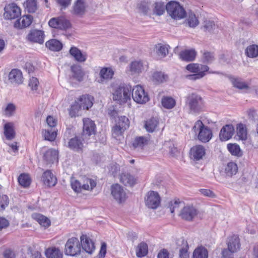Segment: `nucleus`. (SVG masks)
I'll use <instances>...</instances> for the list:
<instances>
[{"instance_id": "obj_2", "label": "nucleus", "mask_w": 258, "mask_h": 258, "mask_svg": "<svg viewBox=\"0 0 258 258\" xmlns=\"http://www.w3.org/2000/svg\"><path fill=\"white\" fill-rule=\"evenodd\" d=\"M185 102L190 113L199 114L204 110V100L200 95L196 93L188 94L185 97Z\"/></svg>"}, {"instance_id": "obj_42", "label": "nucleus", "mask_w": 258, "mask_h": 258, "mask_svg": "<svg viewBox=\"0 0 258 258\" xmlns=\"http://www.w3.org/2000/svg\"><path fill=\"white\" fill-rule=\"evenodd\" d=\"M237 135L239 139L245 141L247 138V131L246 125L242 123L237 124Z\"/></svg>"}, {"instance_id": "obj_6", "label": "nucleus", "mask_w": 258, "mask_h": 258, "mask_svg": "<svg viewBox=\"0 0 258 258\" xmlns=\"http://www.w3.org/2000/svg\"><path fill=\"white\" fill-rule=\"evenodd\" d=\"M81 251V242L76 237L69 238L65 245L64 253L68 255L76 256Z\"/></svg>"}, {"instance_id": "obj_29", "label": "nucleus", "mask_w": 258, "mask_h": 258, "mask_svg": "<svg viewBox=\"0 0 258 258\" xmlns=\"http://www.w3.org/2000/svg\"><path fill=\"white\" fill-rule=\"evenodd\" d=\"M186 69L188 71L196 74L199 72L206 73L208 72L209 68L206 66L199 63H190L186 66Z\"/></svg>"}, {"instance_id": "obj_12", "label": "nucleus", "mask_w": 258, "mask_h": 258, "mask_svg": "<svg viewBox=\"0 0 258 258\" xmlns=\"http://www.w3.org/2000/svg\"><path fill=\"white\" fill-rule=\"evenodd\" d=\"M198 214L197 209L193 206H186L181 210L179 216L186 221H192Z\"/></svg>"}, {"instance_id": "obj_34", "label": "nucleus", "mask_w": 258, "mask_h": 258, "mask_svg": "<svg viewBox=\"0 0 258 258\" xmlns=\"http://www.w3.org/2000/svg\"><path fill=\"white\" fill-rule=\"evenodd\" d=\"M159 124L158 120L155 118H151L145 121L144 127L149 133L155 132Z\"/></svg>"}, {"instance_id": "obj_15", "label": "nucleus", "mask_w": 258, "mask_h": 258, "mask_svg": "<svg viewBox=\"0 0 258 258\" xmlns=\"http://www.w3.org/2000/svg\"><path fill=\"white\" fill-rule=\"evenodd\" d=\"M162 150L165 156L174 157L177 156L178 154L177 148L175 147L173 142L170 141L165 142Z\"/></svg>"}, {"instance_id": "obj_28", "label": "nucleus", "mask_w": 258, "mask_h": 258, "mask_svg": "<svg viewBox=\"0 0 258 258\" xmlns=\"http://www.w3.org/2000/svg\"><path fill=\"white\" fill-rule=\"evenodd\" d=\"M33 17L29 15H24L14 23L16 28L22 29L29 26L32 22Z\"/></svg>"}, {"instance_id": "obj_9", "label": "nucleus", "mask_w": 258, "mask_h": 258, "mask_svg": "<svg viewBox=\"0 0 258 258\" xmlns=\"http://www.w3.org/2000/svg\"><path fill=\"white\" fill-rule=\"evenodd\" d=\"M4 10V17L6 19H15L21 15V9L15 3L7 5L5 6Z\"/></svg>"}, {"instance_id": "obj_27", "label": "nucleus", "mask_w": 258, "mask_h": 258, "mask_svg": "<svg viewBox=\"0 0 258 258\" xmlns=\"http://www.w3.org/2000/svg\"><path fill=\"white\" fill-rule=\"evenodd\" d=\"M93 98L89 95H82L78 99L80 109H89L93 105Z\"/></svg>"}, {"instance_id": "obj_58", "label": "nucleus", "mask_w": 258, "mask_h": 258, "mask_svg": "<svg viewBox=\"0 0 258 258\" xmlns=\"http://www.w3.org/2000/svg\"><path fill=\"white\" fill-rule=\"evenodd\" d=\"M118 125L126 130L130 126V121L127 117L125 116H121L118 118V120L116 123Z\"/></svg>"}, {"instance_id": "obj_5", "label": "nucleus", "mask_w": 258, "mask_h": 258, "mask_svg": "<svg viewBox=\"0 0 258 258\" xmlns=\"http://www.w3.org/2000/svg\"><path fill=\"white\" fill-rule=\"evenodd\" d=\"M166 9L168 14L174 19H181L186 15L185 10L176 2H169L166 6Z\"/></svg>"}, {"instance_id": "obj_61", "label": "nucleus", "mask_w": 258, "mask_h": 258, "mask_svg": "<svg viewBox=\"0 0 258 258\" xmlns=\"http://www.w3.org/2000/svg\"><path fill=\"white\" fill-rule=\"evenodd\" d=\"M203 62L206 63H211L214 60V55L213 53L206 51L203 54Z\"/></svg>"}, {"instance_id": "obj_36", "label": "nucleus", "mask_w": 258, "mask_h": 258, "mask_svg": "<svg viewBox=\"0 0 258 258\" xmlns=\"http://www.w3.org/2000/svg\"><path fill=\"white\" fill-rule=\"evenodd\" d=\"M46 47L53 51H58L62 48L61 42L56 39H51L45 43Z\"/></svg>"}, {"instance_id": "obj_50", "label": "nucleus", "mask_w": 258, "mask_h": 258, "mask_svg": "<svg viewBox=\"0 0 258 258\" xmlns=\"http://www.w3.org/2000/svg\"><path fill=\"white\" fill-rule=\"evenodd\" d=\"M25 9L29 13H34L37 9L36 0H27L24 4Z\"/></svg>"}, {"instance_id": "obj_11", "label": "nucleus", "mask_w": 258, "mask_h": 258, "mask_svg": "<svg viewBox=\"0 0 258 258\" xmlns=\"http://www.w3.org/2000/svg\"><path fill=\"white\" fill-rule=\"evenodd\" d=\"M48 24L52 28L61 30H66L71 26L70 21L63 17L51 18Z\"/></svg>"}, {"instance_id": "obj_51", "label": "nucleus", "mask_w": 258, "mask_h": 258, "mask_svg": "<svg viewBox=\"0 0 258 258\" xmlns=\"http://www.w3.org/2000/svg\"><path fill=\"white\" fill-rule=\"evenodd\" d=\"M19 184L24 187H28L31 183V179L28 174L22 173L18 177Z\"/></svg>"}, {"instance_id": "obj_20", "label": "nucleus", "mask_w": 258, "mask_h": 258, "mask_svg": "<svg viewBox=\"0 0 258 258\" xmlns=\"http://www.w3.org/2000/svg\"><path fill=\"white\" fill-rule=\"evenodd\" d=\"M68 147L74 151H82L83 148V143L81 137L75 136L71 138L68 142Z\"/></svg>"}, {"instance_id": "obj_13", "label": "nucleus", "mask_w": 258, "mask_h": 258, "mask_svg": "<svg viewBox=\"0 0 258 258\" xmlns=\"http://www.w3.org/2000/svg\"><path fill=\"white\" fill-rule=\"evenodd\" d=\"M177 248L179 249V258H189L188 250V244L186 240L183 238H179L176 241Z\"/></svg>"}, {"instance_id": "obj_14", "label": "nucleus", "mask_w": 258, "mask_h": 258, "mask_svg": "<svg viewBox=\"0 0 258 258\" xmlns=\"http://www.w3.org/2000/svg\"><path fill=\"white\" fill-rule=\"evenodd\" d=\"M87 5L85 0H77L73 7L72 13L82 17L86 13Z\"/></svg>"}, {"instance_id": "obj_63", "label": "nucleus", "mask_w": 258, "mask_h": 258, "mask_svg": "<svg viewBox=\"0 0 258 258\" xmlns=\"http://www.w3.org/2000/svg\"><path fill=\"white\" fill-rule=\"evenodd\" d=\"M79 105L78 103V100H76L74 104H72L70 109V115L71 117L75 116L76 112L80 109Z\"/></svg>"}, {"instance_id": "obj_10", "label": "nucleus", "mask_w": 258, "mask_h": 258, "mask_svg": "<svg viewBox=\"0 0 258 258\" xmlns=\"http://www.w3.org/2000/svg\"><path fill=\"white\" fill-rule=\"evenodd\" d=\"M111 194L119 203L124 202L127 198L126 192L123 187L117 183L111 185Z\"/></svg>"}, {"instance_id": "obj_45", "label": "nucleus", "mask_w": 258, "mask_h": 258, "mask_svg": "<svg viewBox=\"0 0 258 258\" xmlns=\"http://www.w3.org/2000/svg\"><path fill=\"white\" fill-rule=\"evenodd\" d=\"M42 134L45 140L53 141L57 135L55 128H50L42 131Z\"/></svg>"}, {"instance_id": "obj_30", "label": "nucleus", "mask_w": 258, "mask_h": 258, "mask_svg": "<svg viewBox=\"0 0 258 258\" xmlns=\"http://www.w3.org/2000/svg\"><path fill=\"white\" fill-rule=\"evenodd\" d=\"M4 134L6 139L8 140H12L15 138L16 133L13 123L7 122L5 124L4 126Z\"/></svg>"}, {"instance_id": "obj_7", "label": "nucleus", "mask_w": 258, "mask_h": 258, "mask_svg": "<svg viewBox=\"0 0 258 258\" xmlns=\"http://www.w3.org/2000/svg\"><path fill=\"white\" fill-rule=\"evenodd\" d=\"M132 95L133 100L139 104H145L149 100L148 93L145 91L143 87L140 85H137L132 90Z\"/></svg>"}, {"instance_id": "obj_38", "label": "nucleus", "mask_w": 258, "mask_h": 258, "mask_svg": "<svg viewBox=\"0 0 258 258\" xmlns=\"http://www.w3.org/2000/svg\"><path fill=\"white\" fill-rule=\"evenodd\" d=\"M144 70L143 63L142 61H134L130 66V71L131 74H139Z\"/></svg>"}, {"instance_id": "obj_16", "label": "nucleus", "mask_w": 258, "mask_h": 258, "mask_svg": "<svg viewBox=\"0 0 258 258\" xmlns=\"http://www.w3.org/2000/svg\"><path fill=\"white\" fill-rule=\"evenodd\" d=\"M81 248L88 253H92L95 250V246L93 241L85 235H82L81 237Z\"/></svg>"}, {"instance_id": "obj_8", "label": "nucleus", "mask_w": 258, "mask_h": 258, "mask_svg": "<svg viewBox=\"0 0 258 258\" xmlns=\"http://www.w3.org/2000/svg\"><path fill=\"white\" fill-rule=\"evenodd\" d=\"M146 205L150 209H157L161 203V198L156 191H149L145 198Z\"/></svg>"}, {"instance_id": "obj_31", "label": "nucleus", "mask_w": 258, "mask_h": 258, "mask_svg": "<svg viewBox=\"0 0 258 258\" xmlns=\"http://www.w3.org/2000/svg\"><path fill=\"white\" fill-rule=\"evenodd\" d=\"M149 142V139L144 136L137 137L133 140L132 146L134 149H143V147L147 145Z\"/></svg>"}, {"instance_id": "obj_57", "label": "nucleus", "mask_w": 258, "mask_h": 258, "mask_svg": "<svg viewBox=\"0 0 258 258\" xmlns=\"http://www.w3.org/2000/svg\"><path fill=\"white\" fill-rule=\"evenodd\" d=\"M149 5L145 1H141L137 5V8L139 12L147 14L149 10Z\"/></svg>"}, {"instance_id": "obj_21", "label": "nucleus", "mask_w": 258, "mask_h": 258, "mask_svg": "<svg viewBox=\"0 0 258 258\" xmlns=\"http://www.w3.org/2000/svg\"><path fill=\"white\" fill-rule=\"evenodd\" d=\"M42 180L43 183L48 187L54 186L56 182L57 179L55 176L50 170H46L42 176Z\"/></svg>"}, {"instance_id": "obj_26", "label": "nucleus", "mask_w": 258, "mask_h": 258, "mask_svg": "<svg viewBox=\"0 0 258 258\" xmlns=\"http://www.w3.org/2000/svg\"><path fill=\"white\" fill-rule=\"evenodd\" d=\"M43 160L46 164L50 165L53 164L58 160V152L53 149H49L43 155Z\"/></svg>"}, {"instance_id": "obj_44", "label": "nucleus", "mask_w": 258, "mask_h": 258, "mask_svg": "<svg viewBox=\"0 0 258 258\" xmlns=\"http://www.w3.org/2000/svg\"><path fill=\"white\" fill-rule=\"evenodd\" d=\"M238 171L237 164L233 162H229L225 168V173L226 176L232 177L235 175Z\"/></svg>"}, {"instance_id": "obj_37", "label": "nucleus", "mask_w": 258, "mask_h": 258, "mask_svg": "<svg viewBox=\"0 0 258 258\" xmlns=\"http://www.w3.org/2000/svg\"><path fill=\"white\" fill-rule=\"evenodd\" d=\"M169 46L162 43H158L155 45V50L157 55L160 58L165 57L168 53Z\"/></svg>"}, {"instance_id": "obj_1", "label": "nucleus", "mask_w": 258, "mask_h": 258, "mask_svg": "<svg viewBox=\"0 0 258 258\" xmlns=\"http://www.w3.org/2000/svg\"><path fill=\"white\" fill-rule=\"evenodd\" d=\"M132 87L126 84L112 86V99L120 104L125 103L131 99Z\"/></svg>"}, {"instance_id": "obj_33", "label": "nucleus", "mask_w": 258, "mask_h": 258, "mask_svg": "<svg viewBox=\"0 0 258 258\" xmlns=\"http://www.w3.org/2000/svg\"><path fill=\"white\" fill-rule=\"evenodd\" d=\"M179 58L182 60L185 61H193L196 56V52L193 50H185L182 51L179 53Z\"/></svg>"}, {"instance_id": "obj_64", "label": "nucleus", "mask_w": 258, "mask_h": 258, "mask_svg": "<svg viewBox=\"0 0 258 258\" xmlns=\"http://www.w3.org/2000/svg\"><path fill=\"white\" fill-rule=\"evenodd\" d=\"M204 28L206 30L211 32L215 29V24L213 21L206 20L204 21Z\"/></svg>"}, {"instance_id": "obj_32", "label": "nucleus", "mask_w": 258, "mask_h": 258, "mask_svg": "<svg viewBox=\"0 0 258 258\" xmlns=\"http://www.w3.org/2000/svg\"><path fill=\"white\" fill-rule=\"evenodd\" d=\"M47 258H62V252L55 247H49L46 249L45 252Z\"/></svg>"}, {"instance_id": "obj_4", "label": "nucleus", "mask_w": 258, "mask_h": 258, "mask_svg": "<svg viewBox=\"0 0 258 258\" xmlns=\"http://www.w3.org/2000/svg\"><path fill=\"white\" fill-rule=\"evenodd\" d=\"M71 186L76 192H80L83 190H92L96 185V182L92 179L83 177L80 181L75 179H71Z\"/></svg>"}, {"instance_id": "obj_17", "label": "nucleus", "mask_w": 258, "mask_h": 258, "mask_svg": "<svg viewBox=\"0 0 258 258\" xmlns=\"http://www.w3.org/2000/svg\"><path fill=\"white\" fill-rule=\"evenodd\" d=\"M235 129L232 124H227L221 128L219 137L220 139L222 141H227L234 135Z\"/></svg>"}, {"instance_id": "obj_60", "label": "nucleus", "mask_w": 258, "mask_h": 258, "mask_svg": "<svg viewBox=\"0 0 258 258\" xmlns=\"http://www.w3.org/2000/svg\"><path fill=\"white\" fill-rule=\"evenodd\" d=\"M205 75L206 73H205L199 72V73L186 75L185 78L186 79L191 81H196L202 79Z\"/></svg>"}, {"instance_id": "obj_43", "label": "nucleus", "mask_w": 258, "mask_h": 258, "mask_svg": "<svg viewBox=\"0 0 258 258\" xmlns=\"http://www.w3.org/2000/svg\"><path fill=\"white\" fill-rule=\"evenodd\" d=\"M137 256L142 257L146 255L148 252V246L144 242L139 243L136 248Z\"/></svg>"}, {"instance_id": "obj_55", "label": "nucleus", "mask_w": 258, "mask_h": 258, "mask_svg": "<svg viewBox=\"0 0 258 258\" xmlns=\"http://www.w3.org/2000/svg\"><path fill=\"white\" fill-rule=\"evenodd\" d=\"M125 131V129L122 128V127L116 123L115 125L112 128V136L114 138L117 139L119 136H122Z\"/></svg>"}, {"instance_id": "obj_23", "label": "nucleus", "mask_w": 258, "mask_h": 258, "mask_svg": "<svg viewBox=\"0 0 258 258\" xmlns=\"http://www.w3.org/2000/svg\"><path fill=\"white\" fill-rule=\"evenodd\" d=\"M240 243L239 238L238 236L234 235L231 237L228 242V249H226L229 251L230 253L233 254V253L237 252L239 250Z\"/></svg>"}, {"instance_id": "obj_56", "label": "nucleus", "mask_w": 258, "mask_h": 258, "mask_svg": "<svg viewBox=\"0 0 258 258\" xmlns=\"http://www.w3.org/2000/svg\"><path fill=\"white\" fill-rule=\"evenodd\" d=\"M165 12V6L163 3L157 2L155 4L153 12L158 16H161Z\"/></svg>"}, {"instance_id": "obj_3", "label": "nucleus", "mask_w": 258, "mask_h": 258, "mask_svg": "<svg viewBox=\"0 0 258 258\" xmlns=\"http://www.w3.org/2000/svg\"><path fill=\"white\" fill-rule=\"evenodd\" d=\"M192 130L196 134L198 133V138L202 142L207 143L212 138V131L200 120L195 122Z\"/></svg>"}, {"instance_id": "obj_22", "label": "nucleus", "mask_w": 258, "mask_h": 258, "mask_svg": "<svg viewBox=\"0 0 258 258\" xmlns=\"http://www.w3.org/2000/svg\"><path fill=\"white\" fill-rule=\"evenodd\" d=\"M9 81L12 84L19 85L23 82V76L21 72L18 69H13L9 74Z\"/></svg>"}, {"instance_id": "obj_52", "label": "nucleus", "mask_w": 258, "mask_h": 258, "mask_svg": "<svg viewBox=\"0 0 258 258\" xmlns=\"http://www.w3.org/2000/svg\"><path fill=\"white\" fill-rule=\"evenodd\" d=\"M176 104L175 100L170 97H164L162 99L163 106L167 109L173 108Z\"/></svg>"}, {"instance_id": "obj_46", "label": "nucleus", "mask_w": 258, "mask_h": 258, "mask_svg": "<svg viewBox=\"0 0 258 258\" xmlns=\"http://www.w3.org/2000/svg\"><path fill=\"white\" fill-rule=\"evenodd\" d=\"M208 252L207 249L202 246L196 248L192 254V258H208Z\"/></svg>"}, {"instance_id": "obj_19", "label": "nucleus", "mask_w": 258, "mask_h": 258, "mask_svg": "<svg viewBox=\"0 0 258 258\" xmlns=\"http://www.w3.org/2000/svg\"><path fill=\"white\" fill-rule=\"evenodd\" d=\"M29 41L42 44L44 42V32L41 30H32L27 35Z\"/></svg>"}, {"instance_id": "obj_35", "label": "nucleus", "mask_w": 258, "mask_h": 258, "mask_svg": "<svg viewBox=\"0 0 258 258\" xmlns=\"http://www.w3.org/2000/svg\"><path fill=\"white\" fill-rule=\"evenodd\" d=\"M70 53L78 61L84 62L86 60V55L76 47H72Z\"/></svg>"}, {"instance_id": "obj_54", "label": "nucleus", "mask_w": 258, "mask_h": 258, "mask_svg": "<svg viewBox=\"0 0 258 258\" xmlns=\"http://www.w3.org/2000/svg\"><path fill=\"white\" fill-rule=\"evenodd\" d=\"M227 148L232 155L237 156H241L242 155L240 147L238 145L229 144L227 145Z\"/></svg>"}, {"instance_id": "obj_40", "label": "nucleus", "mask_w": 258, "mask_h": 258, "mask_svg": "<svg viewBox=\"0 0 258 258\" xmlns=\"http://www.w3.org/2000/svg\"><path fill=\"white\" fill-rule=\"evenodd\" d=\"M136 179L134 176L128 173L121 174L120 181L125 185L133 186L136 183Z\"/></svg>"}, {"instance_id": "obj_41", "label": "nucleus", "mask_w": 258, "mask_h": 258, "mask_svg": "<svg viewBox=\"0 0 258 258\" xmlns=\"http://www.w3.org/2000/svg\"><path fill=\"white\" fill-rule=\"evenodd\" d=\"M168 79V76L161 71L155 72L152 75V80L156 84L163 83Z\"/></svg>"}, {"instance_id": "obj_62", "label": "nucleus", "mask_w": 258, "mask_h": 258, "mask_svg": "<svg viewBox=\"0 0 258 258\" xmlns=\"http://www.w3.org/2000/svg\"><path fill=\"white\" fill-rule=\"evenodd\" d=\"M15 109L16 107L14 104L12 103H9L7 105L5 108V114L8 116H12L13 114Z\"/></svg>"}, {"instance_id": "obj_25", "label": "nucleus", "mask_w": 258, "mask_h": 258, "mask_svg": "<svg viewBox=\"0 0 258 258\" xmlns=\"http://www.w3.org/2000/svg\"><path fill=\"white\" fill-rule=\"evenodd\" d=\"M205 154V148L202 145H196L190 149L191 158L195 160H199L203 158Z\"/></svg>"}, {"instance_id": "obj_53", "label": "nucleus", "mask_w": 258, "mask_h": 258, "mask_svg": "<svg viewBox=\"0 0 258 258\" xmlns=\"http://www.w3.org/2000/svg\"><path fill=\"white\" fill-rule=\"evenodd\" d=\"M186 22L189 27L192 28L196 27L199 24V22L195 14L192 13H189L188 17L186 20Z\"/></svg>"}, {"instance_id": "obj_48", "label": "nucleus", "mask_w": 258, "mask_h": 258, "mask_svg": "<svg viewBox=\"0 0 258 258\" xmlns=\"http://www.w3.org/2000/svg\"><path fill=\"white\" fill-rule=\"evenodd\" d=\"M71 70L73 74V77L77 80L78 81L81 82L83 80L84 73L79 66H74L71 67Z\"/></svg>"}, {"instance_id": "obj_59", "label": "nucleus", "mask_w": 258, "mask_h": 258, "mask_svg": "<svg viewBox=\"0 0 258 258\" xmlns=\"http://www.w3.org/2000/svg\"><path fill=\"white\" fill-rule=\"evenodd\" d=\"M9 203V198L6 195L0 196V211H3Z\"/></svg>"}, {"instance_id": "obj_49", "label": "nucleus", "mask_w": 258, "mask_h": 258, "mask_svg": "<svg viewBox=\"0 0 258 258\" xmlns=\"http://www.w3.org/2000/svg\"><path fill=\"white\" fill-rule=\"evenodd\" d=\"M231 82L234 87L239 89H248L249 88L247 84L243 81L240 78H232Z\"/></svg>"}, {"instance_id": "obj_47", "label": "nucleus", "mask_w": 258, "mask_h": 258, "mask_svg": "<svg viewBox=\"0 0 258 258\" xmlns=\"http://www.w3.org/2000/svg\"><path fill=\"white\" fill-rule=\"evenodd\" d=\"M245 53L249 57H256L258 56V45L256 44L250 45L246 48Z\"/></svg>"}, {"instance_id": "obj_24", "label": "nucleus", "mask_w": 258, "mask_h": 258, "mask_svg": "<svg viewBox=\"0 0 258 258\" xmlns=\"http://www.w3.org/2000/svg\"><path fill=\"white\" fill-rule=\"evenodd\" d=\"M114 74V71L110 68L104 67L102 68L99 72V79L98 82L103 83L105 81L111 79Z\"/></svg>"}, {"instance_id": "obj_39", "label": "nucleus", "mask_w": 258, "mask_h": 258, "mask_svg": "<svg viewBox=\"0 0 258 258\" xmlns=\"http://www.w3.org/2000/svg\"><path fill=\"white\" fill-rule=\"evenodd\" d=\"M32 217L37 221L40 225L44 227H48L50 225V221L49 219L40 214H33L32 215Z\"/></svg>"}, {"instance_id": "obj_18", "label": "nucleus", "mask_w": 258, "mask_h": 258, "mask_svg": "<svg viewBox=\"0 0 258 258\" xmlns=\"http://www.w3.org/2000/svg\"><path fill=\"white\" fill-rule=\"evenodd\" d=\"M96 125L93 121L89 118L83 119V135L89 136L95 133Z\"/></svg>"}]
</instances>
